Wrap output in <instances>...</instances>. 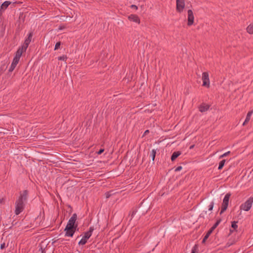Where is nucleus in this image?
<instances>
[{
	"mask_svg": "<svg viewBox=\"0 0 253 253\" xmlns=\"http://www.w3.org/2000/svg\"><path fill=\"white\" fill-rule=\"evenodd\" d=\"M28 194L27 190H24L23 192H20V196L15 203V213L16 215H18L24 210L25 203L27 200Z\"/></svg>",
	"mask_w": 253,
	"mask_h": 253,
	"instance_id": "nucleus-1",
	"label": "nucleus"
},
{
	"mask_svg": "<svg viewBox=\"0 0 253 253\" xmlns=\"http://www.w3.org/2000/svg\"><path fill=\"white\" fill-rule=\"evenodd\" d=\"M94 230L93 227H90L89 228V231L86 232L84 233V236L83 237L82 239L79 242V245H84L86 244L87 240L92 235V232Z\"/></svg>",
	"mask_w": 253,
	"mask_h": 253,
	"instance_id": "nucleus-2",
	"label": "nucleus"
},
{
	"mask_svg": "<svg viewBox=\"0 0 253 253\" xmlns=\"http://www.w3.org/2000/svg\"><path fill=\"white\" fill-rule=\"evenodd\" d=\"M253 203V197L250 198L247 201H246L244 203L242 204L240 206V210H243L245 211H249Z\"/></svg>",
	"mask_w": 253,
	"mask_h": 253,
	"instance_id": "nucleus-3",
	"label": "nucleus"
},
{
	"mask_svg": "<svg viewBox=\"0 0 253 253\" xmlns=\"http://www.w3.org/2000/svg\"><path fill=\"white\" fill-rule=\"evenodd\" d=\"M77 218V215L76 213H74L72 217L69 220L68 223L66 227H72V228H77L78 224L76 223V221Z\"/></svg>",
	"mask_w": 253,
	"mask_h": 253,
	"instance_id": "nucleus-4",
	"label": "nucleus"
},
{
	"mask_svg": "<svg viewBox=\"0 0 253 253\" xmlns=\"http://www.w3.org/2000/svg\"><path fill=\"white\" fill-rule=\"evenodd\" d=\"M230 196V194L227 193L225 195L223 201V203L221 207V210L220 211V214H222L224 211H225L227 208Z\"/></svg>",
	"mask_w": 253,
	"mask_h": 253,
	"instance_id": "nucleus-5",
	"label": "nucleus"
},
{
	"mask_svg": "<svg viewBox=\"0 0 253 253\" xmlns=\"http://www.w3.org/2000/svg\"><path fill=\"white\" fill-rule=\"evenodd\" d=\"M203 86L209 87L210 84L209 75L208 72H203L202 74Z\"/></svg>",
	"mask_w": 253,
	"mask_h": 253,
	"instance_id": "nucleus-6",
	"label": "nucleus"
},
{
	"mask_svg": "<svg viewBox=\"0 0 253 253\" xmlns=\"http://www.w3.org/2000/svg\"><path fill=\"white\" fill-rule=\"evenodd\" d=\"M176 9L178 12L183 11L185 7V0H176Z\"/></svg>",
	"mask_w": 253,
	"mask_h": 253,
	"instance_id": "nucleus-7",
	"label": "nucleus"
},
{
	"mask_svg": "<svg viewBox=\"0 0 253 253\" xmlns=\"http://www.w3.org/2000/svg\"><path fill=\"white\" fill-rule=\"evenodd\" d=\"M26 49H24L22 47H20L18 48L16 52L15 56L13 59L14 60L19 62L20 58L24 52H25Z\"/></svg>",
	"mask_w": 253,
	"mask_h": 253,
	"instance_id": "nucleus-8",
	"label": "nucleus"
},
{
	"mask_svg": "<svg viewBox=\"0 0 253 253\" xmlns=\"http://www.w3.org/2000/svg\"><path fill=\"white\" fill-rule=\"evenodd\" d=\"M77 228L69 227L68 229V227H66L64 230L65 231H66L65 236L68 237H72Z\"/></svg>",
	"mask_w": 253,
	"mask_h": 253,
	"instance_id": "nucleus-9",
	"label": "nucleus"
},
{
	"mask_svg": "<svg viewBox=\"0 0 253 253\" xmlns=\"http://www.w3.org/2000/svg\"><path fill=\"white\" fill-rule=\"evenodd\" d=\"M188 25L189 26L192 25L194 23V16L193 12L191 10H188Z\"/></svg>",
	"mask_w": 253,
	"mask_h": 253,
	"instance_id": "nucleus-10",
	"label": "nucleus"
},
{
	"mask_svg": "<svg viewBox=\"0 0 253 253\" xmlns=\"http://www.w3.org/2000/svg\"><path fill=\"white\" fill-rule=\"evenodd\" d=\"M32 36V34L31 33H30L28 38L25 40L24 44L21 46L23 47L24 49H27L29 43L31 41Z\"/></svg>",
	"mask_w": 253,
	"mask_h": 253,
	"instance_id": "nucleus-11",
	"label": "nucleus"
},
{
	"mask_svg": "<svg viewBox=\"0 0 253 253\" xmlns=\"http://www.w3.org/2000/svg\"><path fill=\"white\" fill-rule=\"evenodd\" d=\"M128 20L137 24L140 23V19L139 17L135 14H130L128 16Z\"/></svg>",
	"mask_w": 253,
	"mask_h": 253,
	"instance_id": "nucleus-12",
	"label": "nucleus"
},
{
	"mask_svg": "<svg viewBox=\"0 0 253 253\" xmlns=\"http://www.w3.org/2000/svg\"><path fill=\"white\" fill-rule=\"evenodd\" d=\"M210 106L205 103H202L199 107V110L201 112H205L208 111L210 108Z\"/></svg>",
	"mask_w": 253,
	"mask_h": 253,
	"instance_id": "nucleus-13",
	"label": "nucleus"
},
{
	"mask_svg": "<svg viewBox=\"0 0 253 253\" xmlns=\"http://www.w3.org/2000/svg\"><path fill=\"white\" fill-rule=\"evenodd\" d=\"M253 113V110L251 111L248 113L246 118L245 119V121H244V122L243 124V126H245L246 125V124H247L249 122V121L251 119V116L252 115Z\"/></svg>",
	"mask_w": 253,
	"mask_h": 253,
	"instance_id": "nucleus-14",
	"label": "nucleus"
},
{
	"mask_svg": "<svg viewBox=\"0 0 253 253\" xmlns=\"http://www.w3.org/2000/svg\"><path fill=\"white\" fill-rule=\"evenodd\" d=\"M181 154L180 151L174 152L171 157V160L174 161Z\"/></svg>",
	"mask_w": 253,
	"mask_h": 253,
	"instance_id": "nucleus-15",
	"label": "nucleus"
},
{
	"mask_svg": "<svg viewBox=\"0 0 253 253\" xmlns=\"http://www.w3.org/2000/svg\"><path fill=\"white\" fill-rule=\"evenodd\" d=\"M19 62H17L16 61V60H13V61H12V63L9 69V72H12L14 70V69H15V67L16 66V65H17V64Z\"/></svg>",
	"mask_w": 253,
	"mask_h": 253,
	"instance_id": "nucleus-16",
	"label": "nucleus"
},
{
	"mask_svg": "<svg viewBox=\"0 0 253 253\" xmlns=\"http://www.w3.org/2000/svg\"><path fill=\"white\" fill-rule=\"evenodd\" d=\"M11 3L10 1H5L1 5V9L4 10Z\"/></svg>",
	"mask_w": 253,
	"mask_h": 253,
	"instance_id": "nucleus-17",
	"label": "nucleus"
},
{
	"mask_svg": "<svg viewBox=\"0 0 253 253\" xmlns=\"http://www.w3.org/2000/svg\"><path fill=\"white\" fill-rule=\"evenodd\" d=\"M211 231H208V232L207 233L206 235L205 236L203 241H202V243H205V242L206 241V240H207V239L209 238V237L210 236V235L211 234Z\"/></svg>",
	"mask_w": 253,
	"mask_h": 253,
	"instance_id": "nucleus-18",
	"label": "nucleus"
},
{
	"mask_svg": "<svg viewBox=\"0 0 253 253\" xmlns=\"http://www.w3.org/2000/svg\"><path fill=\"white\" fill-rule=\"evenodd\" d=\"M225 161H226L225 160H223L220 162V163L219 164L218 168V169H222V168L223 167V166L225 164Z\"/></svg>",
	"mask_w": 253,
	"mask_h": 253,
	"instance_id": "nucleus-19",
	"label": "nucleus"
},
{
	"mask_svg": "<svg viewBox=\"0 0 253 253\" xmlns=\"http://www.w3.org/2000/svg\"><path fill=\"white\" fill-rule=\"evenodd\" d=\"M156 153V150L154 149H153L150 154V156L151 157L153 161H154L155 160Z\"/></svg>",
	"mask_w": 253,
	"mask_h": 253,
	"instance_id": "nucleus-20",
	"label": "nucleus"
},
{
	"mask_svg": "<svg viewBox=\"0 0 253 253\" xmlns=\"http://www.w3.org/2000/svg\"><path fill=\"white\" fill-rule=\"evenodd\" d=\"M198 247L197 245H195L192 248L191 253H198Z\"/></svg>",
	"mask_w": 253,
	"mask_h": 253,
	"instance_id": "nucleus-21",
	"label": "nucleus"
},
{
	"mask_svg": "<svg viewBox=\"0 0 253 253\" xmlns=\"http://www.w3.org/2000/svg\"><path fill=\"white\" fill-rule=\"evenodd\" d=\"M247 32H253V23L251 24L247 28Z\"/></svg>",
	"mask_w": 253,
	"mask_h": 253,
	"instance_id": "nucleus-22",
	"label": "nucleus"
},
{
	"mask_svg": "<svg viewBox=\"0 0 253 253\" xmlns=\"http://www.w3.org/2000/svg\"><path fill=\"white\" fill-rule=\"evenodd\" d=\"M237 222L233 221L232 222L231 226L234 229H236L238 227V225H237Z\"/></svg>",
	"mask_w": 253,
	"mask_h": 253,
	"instance_id": "nucleus-23",
	"label": "nucleus"
},
{
	"mask_svg": "<svg viewBox=\"0 0 253 253\" xmlns=\"http://www.w3.org/2000/svg\"><path fill=\"white\" fill-rule=\"evenodd\" d=\"M230 151H228L225 153H224L223 154L220 155L219 157V159H221L222 158H224L225 157H226L227 156H228L229 154H230Z\"/></svg>",
	"mask_w": 253,
	"mask_h": 253,
	"instance_id": "nucleus-24",
	"label": "nucleus"
},
{
	"mask_svg": "<svg viewBox=\"0 0 253 253\" xmlns=\"http://www.w3.org/2000/svg\"><path fill=\"white\" fill-rule=\"evenodd\" d=\"M213 206H214V202H211L209 206V210L212 211L213 209Z\"/></svg>",
	"mask_w": 253,
	"mask_h": 253,
	"instance_id": "nucleus-25",
	"label": "nucleus"
},
{
	"mask_svg": "<svg viewBox=\"0 0 253 253\" xmlns=\"http://www.w3.org/2000/svg\"><path fill=\"white\" fill-rule=\"evenodd\" d=\"M60 45H61V43L60 42H57L55 44L54 49L55 50L58 49L60 47Z\"/></svg>",
	"mask_w": 253,
	"mask_h": 253,
	"instance_id": "nucleus-26",
	"label": "nucleus"
},
{
	"mask_svg": "<svg viewBox=\"0 0 253 253\" xmlns=\"http://www.w3.org/2000/svg\"><path fill=\"white\" fill-rule=\"evenodd\" d=\"M66 59H67L66 56L63 55L62 56H60V57H58V60H59L66 61Z\"/></svg>",
	"mask_w": 253,
	"mask_h": 253,
	"instance_id": "nucleus-27",
	"label": "nucleus"
},
{
	"mask_svg": "<svg viewBox=\"0 0 253 253\" xmlns=\"http://www.w3.org/2000/svg\"><path fill=\"white\" fill-rule=\"evenodd\" d=\"M221 221V220L219 219V220H218L215 223V224L213 225L215 228H216V227L218 225V224H219V223Z\"/></svg>",
	"mask_w": 253,
	"mask_h": 253,
	"instance_id": "nucleus-28",
	"label": "nucleus"
},
{
	"mask_svg": "<svg viewBox=\"0 0 253 253\" xmlns=\"http://www.w3.org/2000/svg\"><path fill=\"white\" fill-rule=\"evenodd\" d=\"M182 169V167L181 166H178L175 169V171H180V170H181Z\"/></svg>",
	"mask_w": 253,
	"mask_h": 253,
	"instance_id": "nucleus-29",
	"label": "nucleus"
},
{
	"mask_svg": "<svg viewBox=\"0 0 253 253\" xmlns=\"http://www.w3.org/2000/svg\"><path fill=\"white\" fill-rule=\"evenodd\" d=\"M104 151V149H101L98 152H97V154L98 155H100Z\"/></svg>",
	"mask_w": 253,
	"mask_h": 253,
	"instance_id": "nucleus-30",
	"label": "nucleus"
},
{
	"mask_svg": "<svg viewBox=\"0 0 253 253\" xmlns=\"http://www.w3.org/2000/svg\"><path fill=\"white\" fill-rule=\"evenodd\" d=\"M130 7H131V8H134V9H135L136 10L137 9V8H138V7H137V6L136 5H133V4L131 5L130 6Z\"/></svg>",
	"mask_w": 253,
	"mask_h": 253,
	"instance_id": "nucleus-31",
	"label": "nucleus"
},
{
	"mask_svg": "<svg viewBox=\"0 0 253 253\" xmlns=\"http://www.w3.org/2000/svg\"><path fill=\"white\" fill-rule=\"evenodd\" d=\"M215 229V228L213 226H212V227L209 230V231H211V233Z\"/></svg>",
	"mask_w": 253,
	"mask_h": 253,
	"instance_id": "nucleus-32",
	"label": "nucleus"
},
{
	"mask_svg": "<svg viewBox=\"0 0 253 253\" xmlns=\"http://www.w3.org/2000/svg\"><path fill=\"white\" fill-rule=\"evenodd\" d=\"M215 229V228L213 226H212V227L209 230V231H211V233Z\"/></svg>",
	"mask_w": 253,
	"mask_h": 253,
	"instance_id": "nucleus-33",
	"label": "nucleus"
},
{
	"mask_svg": "<svg viewBox=\"0 0 253 253\" xmlns=\"http://www.w3.org/2000/svg\"><path fill=\"white\" fill-rule=\"evenodd\" d=\"M4 248H5V244L3 243L2 244H1L0 245V249H3Z\"/></svg>",
	"mask_w": 253,
	"mask_h": 253,
	"instance_id": "nucleus-34",
	"label": "nucleus"
},
{
	"mask_svg": "<svg viewBox=\"0 0 253 253\" xmlns=\"http://www.w3.org/2000/svg\"><path fill=\"white\" fill-rule=\"evenodd\" d=\"M149 132V130H146L145 131L144 134L146 135L147 133H148Z\"/></svg>",
	"mask_w": 253,
	"mask_h": 253,
	"instance_id": "nucleus-35",
	"label": "nucleus"
},
{
	"mask_svg": "<svg viewBox=\"0 0 253 253\" xmlns=\"http://www.w3.org/2000/svg\"><path fill=\"white\" fill-rule=\"evenodd\" d=\"M59 29L60 30H64V28L63 27L61 26V27H59Z\"/></svg>",
	"mask_w": 253,
	"mask_h": 253,
	"instance_id": "nucleus-36",
	"label": "nucleus"
},
{
	"mask_svg": "<svg viewBox=\"0 0 253 253\" xmlns=\"http://www.w3.org/2000/svg\"><path fill=\"white\" fill-rule=\"evenodd\" d=\"M231 245V244H229V243H227V246L228 247H229Z\"/></svg>",
	"mask_w": 253,
	"mask_h": 253,
	"instance_id": "nucleus-37",
	"label": "nucleus"
},
{
	"mask_svg": "<svg viewBox=\"0 0 253 253\" xmlns=\"http://www.w3.org/2000/svg\"><path fill=\"white\" fill-rule=\"evenodd\" d=\"M109 195H106V198H109Z\"/></svg>",
	"mask_w": 253,
	"mask_h": 253,
	"instance_id": "nucleus-38",
	"label": "nucleus"
},
{
	"mask_svg": "<svg viewBox=\"0 0 253 253\" xmlns=\"http://www.w3.org/2000/svg\"><path fill=\"white\" fill-rule=\"evenodd\" d=\"M193 147V146H190V149L192 148Z\"/></svg>",
	"mask_w": 253,
	"mask_h": 253,
	"instance_id": "nucleus-39",
	"label": "nucleus"
}]
</instances>
